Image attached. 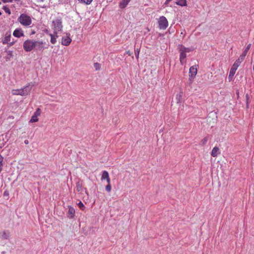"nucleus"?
Masks as SVG:
<instances>
[{"label": "nucleus", "instance_id": "2f4dec72", "mask_svg": "<svg viewBox=\"0 0 254 254\" xmlns=\"http://www.w3.org/2000/svg\"><path fill=\"white\" fill-rule=\"evenodd\" d=\"M2 1L4 3H6V2H11L12 1V0H2Z\"/></svg>", "mask_w": 254, "mask_h": 254}, {"label": "nucleus", "instance_id": "72a5a7b5", "mask_svg": "<svg viewBox=\"0 0 254 254\" xmlns=\"http://www.w3.org/2000/svg\"><path fill=\"white\" fill-rule=\"evenodd\" d=\"M14 44V42H10L8 43L9 46H11Z\"/></svg>", "mask_w": 254, "mask_h": 254}, {"label": "nucleus", "instance_id": "c85d7f7f", "mask_svg": "<svg viewBox=\"0 0 254 254\" xmlns=\"http://www.w3.org/2000/svg\"><path fill=\"white\" fill-rule=\"evenodd\" d=\"M78 205L80 209H81L82 210H83V209H84V208H85V207H84V205L83 203L82 202H81V201H80V202L78 203Z\"/></svg>", "mask_w": 254, "mask_h": 254}, {"label": "nucleus", "instance_id": "cd10ccee", "mask_svg": "<svg viewBox=\"0 0 254 254\" xmlns=\"http://www.w3.org/2000/svg\"><path fill=\"white\" fill-rule=\"evenodd\" d=\"M12 94L13 95H18L19 94V89L12 90Z\"/></svg>", "mask_w": 254, "mask_h": 254}, {"label": "nucleus", "instance_id": "aec40b11", "mask_svg": "<svg viewBox=\"0 0 254 254\" xmlns=\"http://www.w3.org/2000/svg\"><path fill=\"white\" fill-rule=\"evenodd\" d=\"M246 55L247 54L243 52V53L240 55L239 58L237 60H239L240 63L241 64V63L245 60Z\"/></svg>", "mask_w": 254, "mask_h": 254}, {"label": "nucleus", "instance_id": "9d476101", "mask_svg": "<svg viewBox=\"0 0 254 254\" xmlns=\"http://www.w3.org/2000/svg\"><path fill=\"white\" fill-rule=\"evenodd\" d=\"M71 42V39L69 37V34H66V36H64L62 38V44L67 46L69 45Z\"/></svg>", "mask_w": 254, "mask_h": 254}, {"label": "nucleus", "instance_id": "4c0bfd02", "mask_svg": "<svg viewBox=\"0 0 254 254\" xmlns=\"http://www.w3.org/2000/svg\"><path fill=\"white\" fill-rule=\"evenodd\" d=\"M3 195H7V193H6V191H4V192Z\"/></svg>", "mask_w": 254, "mask_h": 254}, {"label": "nucleus", "instance_id": "6ab92c4d", "mask_svg": "<svg viewBox=\"0 0 254 254\" xmlns=\"http://www.w3.org/2000/svg\"><path fill=\"white\" fill-rule=\"evenodd\" d=\"M176 4L181 6H186L187 5V1L186 0H179L176 2Z\"/></svg>", "mask_w": 254, "mask_h": 254}, {"label": "nucleus", "instance_id": "9b49d317", "mask_svg": "<svg viewBox=\"0 0 254 254\" xmlns=\"http://www.w3.org/2000/svg\"><path fill=\"white\" fill-rule=\"evenodd\" d=\"M13 35L14 36L16 37L19 38L20 37L23 36L24 33L23 31L21 29L17 28L14 31Z\"/></svg>", "mask_w": 254, "mask_h": 254}, {"label": "nucleus", "instance_id": "7c9ffc66", "mask_svg": "<svg viewBox=\"0 0 254 254\" xmlns=\"http://www.w3.org/2000/svg\"><path fill=\"white\" fill-rule=\"evenodd\" d=\"M4 9H5L6 12L10 14V11L8 8H5L4 7Z\"/></svg>", "mask_w": 254, "mask_h": 254}, {"label": "nucleus", "instance_id": "e433bc0d", "mask_svg": "<svg viewBox=\"0 0 254 254\" xmlns=\"http://www.w3.org/2000/svg\"><path fill=\"white\" fill-rule=\"evenodd\" d=\"M45 0H37L38 2H43Z\"/></svg>", "mask_w": 254, "mask_h": 254}, {"label": "nucleus", "instance_id": "20e7f679", "mask_svg": "<svg viewBox=\"0 0 254 254\" xmlns=\"http://www.w3.org/2000/svg\"><path fill=\"white\" fill-rule=\"evenodd\" d=\"M35 41L27 40L23 43V49L26 52H30L35 48Z\"/></svg>", "mask_w": 254, "mask_h": 254}, {"label": "nucleus", "instance_id": "412c9836", "mask_svg": "<svg viewBox=\"0 0 254 254\" xmlns=\"http://www.w3.org/2000/svg\"><path fill=\"white\" fill-rule=\"evenodd\" d=\"M208 140V137H205L200 141V144L202 146H204Z\"/></svg>", "mask_w": 254, "mask_h": 254}, {"label": "nucleus", "instance_id": "b1692460", "mask_svg": "<svg viewBox=\"0 0 254 254\" xmlns=\"http://www.w3.org/2000/svg\"><path fill=\"white\" fill-rule=\"evenodd\" d=\"M93 0H78L81 3H83L86 4H89L91 3Z\"/></svg>", "mask_w": 254, "mask_h": 254}, {"label": "nucleus", "instance_id": "39448f33", "mask_svg": "<svg viewBox=\"0 0 254 254\" xmlns=\"http://www.w3.org/2000/svg\"><path fill=\"white\" fill-rule=\"evenodd\" d=\"M241 63H240L239 60H236L234 64H233L232 67L231 68L229 75L228 76V79L229 81H231L234 77L235 72L238 69V67L240 66Z\"/></svg>", "mask_w": 254, "mask_h": 254}, {"label": "nucleus", "instance_id": "0eeeda50", "mask_svg": "<svg viewBox=\"0 0 254 254\" xmlns=\"http://www.w3.org/2000/svg\"><path fill=\"white\" fill-rule=\"evenodd\" d=\"M197 72V69L195 65L191 66L189 70V81L192 83L193 79L195 78Z\"/></svg>", "mask_w": 254, "mask_h": 254}, {"label": "nucleus", "instance_id": "ddd939ff", "mask_svg": "<svg viewBox=\"0 0 254 254\" xmlns=\"http://www.w3.org/2000/svg\"><path fill=\"white\" fill-rule=\"evenodd\" d=\"M101 180L102 181L104 180H106L108 184H110V179L108 172H107L106 171H104L103 172Z\"/></svg>", "mask_w": 254, "mask_h": 254}, {"label": "nucleus", "instance_id": "c756f323", "mask_svg": "<svg viewBox=\"0 0 254 254\" xmlns=\"http://www.w3.org/2000/svg\"><path fill=\"white\" fill-rule=\"evenodd\" d=\"M106 190L108 191V192H110L111 190V185H110V184H108V185L106 186Z\"/></svg>", "mask_w": 254, "mask_h": 254}, {"label": "nucleus", "instance_id": "f03ea898", "mask_svg": "<svg viewBox=\"0 0 254 254\" xmlns=\"http://www.w3.org/2000/svg\"><path fill=\"white\" fill-rule=\"evenodd\" d=\"M17 21L22 25L26 27L30 26L32 24L31 17L25 13L20 14L17 19Z\"/></svg>", "mask_w": 254, "mask_h": 254}, {"label": "nucleus", "instance_id": "bb28decb", "mask_svg": "<svg viewBox=\"0 0 254 254\" xmlns=\"http://www.w3.org/2000/svg\"><path fill=\"white\" fill-rule=\"evenodd\" d=\"M3 157L0 155V173L2 171V167H3V164L2 163V162L3 161Z\"/></svg>", "mask_w": 254, "mask_h": 254}, {"label": "nucleus", "instance_id": "2eb2a0df", "mask_svg": "<svg viewBox=\"0 0 254 254\" xmlns=\"http://www.w3.org/2000/svg\"><path fill=\"white\" fill-rule=\"evenodd\" d=\"M75 210L72 207H69V209L68 211V216L69 218H73L74 216Z\"/></svg>", "mask_w": 254, "mask_h": 254}, {"label": "nucleus", "instance_id": "f8f14e48", "mask_svg": "<svg viewBox=\"0 0 254 254\" xmlns=\"http://www.w3.org/2000/svg\"><path fill=\"white\" fill-rule=\"evenodd\" d=\"M58 33H53V34H52V33L49 34V35L51 37L50 41L53 44H55L57 42V39L59 37V36L58 35Z\"/></svg>", "mask_w": 254, "mask_h": 254}, {"label": "nucleus", "instance_id": "473e14b6", "mask_svg": "<svg viewBox=\"0 0 254 254\" xmlns=\"http://www.w3.org/2000/svg\"><path fill=\"white\" fill-rule=\"evenodd\" d=\"M251 44H249L247 45V47L246 49H247V50H249L251 48Z\"/></svg>", "mask_w": 254, "mask_h": 254}, {"label": "nucleus", "instance_id": "423d86ee", "mask_svg": "<svg viewBox=\"0 0 254 254\" xmlns=\"http://www.w3.org/2000/svg\"><path fill=\"white\" fill-rule=\"evenodd\" d=\"M158 23L159 28L160 29L165 30L168 26V20L164 16L160 17L158 21Z\"/></svg>", "mask_w": 254, "mask_h": 254}, {"label": "nucleus", "instance_id": "a211bd4d", "mask_svg": "<svg viewBox=\"0 0 254 254\" xmlns=\"http://www.w3.org/2000/svg\"><path fill=\"white\" fill-rule=\"evenodd\" d=\"M35 47H37L38 49L41 50L44 49V47L43 46V43L42 42L35 41Z\"/></svg>", "mask_w": 254, "mask_h": 254}, {"label": "nucleus", "instance_id": "ea45409f", "mask_svg": "<svg viewBox=\"0 0 254 254\" xmlns=\"http://www.w3.org/2000/svg\"><path fill=\"white\" fill-rule=\"evenodd\" d=\"M129 0H128V2L129 1Z\"/></svg>", "mask_w": 254, "mask_h": 254}, {"label": "nucleus", "instance_id": "f3484780", "mask_svg": "<svg viewBox=\"0 0 254 254\" xmlns=\"http://www.w3.org/2000/svg\"><path fill=\"white\" fill-rule=\"evenodd\" d=\"M9 236L8 232L3 231L0 233V238L2 239H7Z\"/></svg>", "mask_w": 254, "mask_h": 254}, {"label": "nucleus", "instance_id": "a878e982", "mask_svg": "<svg viewBox=\"0 0 254 254\" xmlns=\"http://www.w3.org/2000/svg\"><path fill=\"white\" fill-rule=\"evenodd\" d=\"M82 189V185L79 183L77 182L76 184V190L78 191H80Z\"/></svg>", "mask_w": 254, "mask_h": 254}, {"label": "nucleus", "instance_id": "4468645a", "mask_svg": "<svg viewBox=\"0 0 254 254\" xmlns=\"http://www.w3.org/2000/svg\"><path fill=\"white\" fill-rule=\"evenodd\" d=\"M11 34L10 33L7 32L3 39L2 40V43L3 44H7L10 40Z\"/></svg>", "mask_w": 254, "mask_h": 254}, {"label": "nucleus", "instance_id": "393cba45", "mask_svg": "<svg viewBox=\"0 0 254 254\" xmlns=\"http://www.w3.org/2000/svg\"><path fill=\"white\" fill-rule=\"evenodd\" d=\"M94 67L96 70H98L101 68V64L99 63H95L94 64Z\"/></svg>", "mask_w": 254, "mask_h": 254}, {"label": "nucleus", "instance_id": "5701e85b", "mask_svg": "<svg viewBox=\"0 0 254 254\" xmlns=\"http://www.w3.org/2000/svg\"><path fill=\"white\" fill-rule=\"evenodd\" d=\"M127 5V0H123L120 3V6L122 8H125Z\"/></svg>", "mask_w": 254, "mask_h": 254}, {"label": "nucleus", "instance_id": "dca6fc26", "mask_svg": "<svg viewBox=\"0 0 254 254\" xmlns=\"http://www.w3.org/2000/svg\"><path fill=\"white\" fill-rule=\"evenodd\" d=\"M219 149L217 147H214L211 151V155L213 157H216L219 154Z\"/></svg>", "mask_w": 254, "mask_h": 254}, {"label": "nucleus", "instance_id": "c9c22d12", "mask_svg": "<svg viewBox=\"0 0 254 254\" xmlns=\"http://www.w3.org/2000/svg\"><path fill=\"white\" fill-rule=\"evenodd\" d=\"M24 143L27 144L28 143V141L27 140H26L24 141Z\"/></svg>", "mask_w": 254, "mask_h": 254}, {"label": "nucleus", "instance_id": "f704fd0d", "mask_svg": "<svg viewBox=\"0 0 254 254\" xmlns=\"http://www.w3.org/2000/svg\"><path fill=\"white\" fill-rule=\"evenodd\" d=\"M249 50L246 49L244 51H243L244 53H246L247 54Z\"/></svg>", "mask_w": 254, "mask_h": 254}, {"label": "nucleus", "instance_id": "7ed1b4c3", "mask_svg": "<svg viewBox=\"0 0 254 254\" xmlns=\"http://www.w3.org/2000/svg\"><path fill=\"white\" fill-rule=\"evenodd\" d=\"M52 28L54 31V33H58L62 32L63 30V24L61 19H56L52 21Z\"/></svg>", "mask_w": 254, "mask_h": 254}, {"label": "nucleus", "instance_id": "4be33fe9", "mask_svg": "<svg viewBox=\"0 0 254 254\" xmlns=\"http://www.w3.org/2000/svg\"><path fill=\"white\" fill-rule=\"evenodd\" d=\"M176 99L177 103H180L182 99V95L181 94H177Z\"/></svg>", "mask_w": 254, "mask_h": 254}, {"label": "nucleus", "instance_id": "f257e3e1", "mask_svg": "<svg viewBox=\"0 0 254 254\" xmlns=\"http://www.w3.org/2000/svg\"><path fill=\"white\" fill-rule=\"evenodd\" d=\"M193 51V49L190 48H186L183 45H179V52L180 53V61L181 64H186L187 53H189Z\"/></svg>", "mask_w": 254, "mask_h": 254}, {"label": "nucleus", "instance_id": "1a4fd4ad", "mask_svg": "<svg viewBox=\"0 0 254 254\" xmlns=\"http://www.w3.org/2000/svg\"><path fill=\"white\" fill-rule=\"evenodd\" d=\"M31 88L28 85L19 89V95L25 96L29 94Z\"/></svg>", "mask_w": 254, "mask_h": 254}, {"label": "nucleus", "instance_id": "58836bf2", "mask_svg": "<svg viewBox=\"0 0 254 254\" xmlns=\"http://www.w3.org/2000/svg\"><path fill=\"white\" fill-rule=\"evenodd\" d=\"M1 14V12H0V15Z\"/></svg>", "mask_w": 254, "mask_h": 254}, {"label": "nucleus", "instance_id": "6e6552de", "mask_svg": "<svg viewBox=\"0 0 254 254\" xmlns=\"http://www.w3.org/2000/svg\"><path fill=\"white\" fill-rule=\"evenodd\" d=\"M41 114V110L39 108H37L36 111L34 113L33 115L32 116V118L30 121L31 123L36 122L38 121V117Z\"/></svg>", "mask_w": 254, "mask_h": 254}]
</instances>
